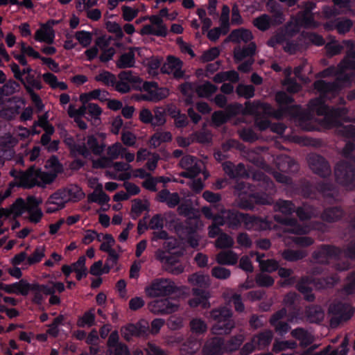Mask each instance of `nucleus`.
Returning a JSON list of instances; mask_svg holds the SVG:
<instances>
[{
  "mask_svg": "<svg viewBox=\"0 0 355 355\" xmlns=\"http://www.w3.org/2000/svg\"><path fill=\"white\" fill-rule=\"evenodd\" d=\"M250 255L252 257L256 255V260L259 263L261 270L272 272L278 269L279 263L274 259L263 260V258L265 256L263 254H259V252H252L250 253Z\"/></svg>",
  "mask_w": 355,
  "mask_h": 355,
  "instance_id": "35",
  "label": "nucleus"
},
{
  "mask_svg": "<svg viewBox=\"0 0 355 355\" xmlns=\"http://www.w3.org/2000/svg\"><path fill=\"white\" fill-rule=\"evenodd\" d=\"M95 321L94 309H91L84 313L83 316L80 317L77 320V326L84 327L85 326L92 327Z\"/></svg>",
  "mask_w": 355,
  "mask_h": 355,
  "instance_id": "56",
  "label": "nucleus"
},
{
  "mask_svg": "<svg viewBox=\"0 0 355 355\" xmlns=\"http://www.w3.org/2000/svg\"><path fill=\"white\" fill-rule=\"evenodd\" d=\"M286 309L283 308L275 312L270 318V324L280 335L286 334L291 329L288 322L281 321L286 315Z\"/></svg>",
  "mask_w": 355,
  "mask_h": 355,
  "instance_id": "22",
  "label": "nucleus"
},
{
  "mask_svg": "<svg viewBox=\"0 0 355 355\" xmlns=\"http://www.w3.org/2000/svg\"><path fill=\"white\" fill-rule=\"evenodd\" d=\"M320 94V96L310 100L308 103V112L300 111L297 116H292L297 119L298 125L304 130L313 131L321 129L337 128L338 132L342 136L355 140V128L352 125L342 126V121H348L349 119L345 116L348 112L347 108H332L329 110L325 105L324 99H331Z\"/></svg>",
  "mask_w": 355,
  "mask_h": 355,
  "instance_id": "1",
  "label": "nucleus"
},
{
  "mask_svg": "<svg viewBox=\"0 0 355 355\" xmlns=\"http://www.w3.org/2000/svg\"><path fill=\"white\" fill-rule=\"evenodd\" d=\"M119 79L128 83L130 86H139L141 84L142 80L132 71H123L118 75Z\"/></svg>",
  "mask_w": 355,
  "mask_h": 355,
  "instance_id": "51",
  "label": "nucleus"
},
{
  "mask_svg": "<svg viewBox=\"0 0 355 355\" xmlns=\"http://www.w3.org/2000/svg\"><path fill=\"white\" fill-rule=\"evenodd\" d=\"M343 255L345 257L355 259V241L351 242L344 252L334 246L322 245L314 252L313 258L320 263H331L341 258Z\"/></svg>",
  "mask_w": 355,
  "mask_h": 355,
  "instance_id": "7",
  "label": "nucleus"
},
{
  "mask_svg": "<svg viewBox=\"0 0 355 355\" xmlns=\"http://www.w3.org/2000/svg\"><path fill=\"white\" fill-rule=\"evenodd\" d=\"M275 211H279L286 216L291 215L295 210V205L291 200L279 199L273 206Z\"/></svg>",
  "mask_w": 355,
  "mask_h": 355,
  "instance_id": "41",
  "label": "nucleus"
},
{
  "mask_svg": "<svg viewBox=\"0 0 355 355\" xmlns=\"http://www.w3.org/2000/svg\"><path fill=\"white\" fill-rule=\"evenodd\" d=\"M274 219L279 223L285 225L284 232L295 234H305L310 232L311 228L309 226H300L297 224L295 218H283L275 215Z\"/></svg>",
  "mask_w": 355,
  "mask_h": 355,
  "instance_id": "17",
  "label": "nucleus"
},
{
  "mask_svg": "<svg viewBox=\"0 0 355 355\" xmlns=\"http://www.w3.org/2000/svg\"><path fill=\"white\" fill-rule=\"evenodd\" d=\"M110 200L109 196L103 191L101 184H98L94 191L87 196L89 202H96L101 205L107 204Z\"/></svg>",
  "mask_w": 355,
  "mask_h": 355,
  "instance_id": "37",
  "label": "nucleus"
},
{
  "mask_svg": "<svg viewBox=\"0 0 355 355\" xmlns=\"http://www.w3.org/2000/svg\"><path fill=\"white\" fill-rule=\"evenodd\" d=\"M329 312L334 315L329 322V326L337 328L342 322L349 320L354 313V309L348 304L336 303L331 304Z\"/></svg>",
  "mask_w": 355,
  "mask_h": 355,
  "instance_id": "10",
  "label": "nucleus"
},
{
  "mask_svg": "<svg viewBox=\"0 0 355 355\" xmlns=\"http://www.w3.org/2000/svg\"><path fill=\"white\" fill-rule=\"evenodd\" d=\"M252 33L246 29H236L229 35L227 40L234 43H247L252 39Z\"/></svg>",
  "mask_w": 355,
  "mask_h": 355,
  "instance_id": "39",
  "label": "nucleus"
},
{
  "mask_svg": "<svg viewBox=\"0 0 355 355\" xmlns=\"http://www.w3.org/2000/svg\"><path fill=\"white\" fill-rule=\"evenodd\" d=\"M139 48L130 47L127 52L122 53L116 62V67L119 69L132 68L135 67V51Z\"/></svg>",
  "mask_w": 355,
  "mask_h": 355,
  "instance_id": "27",
  "label": "nucleus"
},
{
  "mask_svg": "<svg viewBox=\"0 0 355 355\" xmlns=\"http://www.w3.org/2000/svg\"><path fill=\"white\" fill-rule=\"evenodd\" d=\"M307 255V252L306 250H286L282 252V257L288 261H295L300 259H303Z\"/></svg>",
  "mask_w": 355,
  "mask_h": 355,
  "instance_id": "53",
  "label": "nucleus"
},
{
  "mask_svg": "<svg viewBox=\"0 0 355 355\" xmlns=\"http://www.w3.org/2000/svg\"><path fill=\"white\" fill-rule=\"evenodd\" d=\"M297 343L292 340H276L272 346V351L278 353L286 349H294L297 347Z\"/></svg>",
  "mask_w": 355,
  "mask_h": 355,
  "instance_id": "62",
  "label": "nucleus"
},
{
  "mask_svg": "<svg viewBox=\"0 0 355 355\" xmlns=\"http://www.w3.org/2000/svg\"><path fill=\"white\" fill-rule=\"evenodd\" d=\"M304 315L310 323H320L324 318V312L318 305H311L305 309Z\"/></svg>",
  "mask_w": 355,
  "mask_h": 355,
  "instance_id": "31",
  "label": "nucleus"
},
{
  "mask_svg": "<svg viewBox=\"0 0 355 355\" xmlns=\"http://www.w3.org/2000/svg\"><path fill=\"white\" fill-rule=\"evenodd\" d=\"M157 200L166 203L170 208H174L180 203V198L178 193H170L168 190L163 189L157 193Z\"/></svg>",
  "mask_w": 355,
  "mask_h": 355,
  "instance_id": "32",
  "label": "nucleus"
},
{
  "mask_svg": "<svg viewBox=\"0 0 355 355\" xmlns=\"http://www.w3.org/2000/svg\"><path fill=\"white\" fill-rule=\"evenodd\" d=\"M50 289L52 290V293L49 294L50 295V298L49 300V303L50 305H58L60 304L61 300L59 296L55 295V292L62 293L65 286L62 282H49Z\"/></svg>",
  "mask_w": 355,
  "mask_h": 355,
  "instance_id": "42",
  "label": "nucleus"
},
{
  "mask_svg": "<svg viewBox=\"0 0 355 355\" xmlns=\"http://www.w3.org/2000/svg\"><path fill=\"white\" fill-rule=\"evenodd\" d=\"M201 347L200 342L196 338H189L185 341L181 348L182 355H193Z\"/></svg>",
  "mask_w": 355,
  "mask_h": 355,
  "instance_id": "43",
  "label": "nucleus"
},
{
  "mask_svg": "<svg viewBox=\"0 0 355 355\" xmlns=\"http://www.w3.org/2000/svg\"><path fill=\"white\" fill-rule=\"evenodd\" d=\"M309 279L302 278L296 286L299 292L304 295V299L308 302H313L315 300V295L312 293L311 288L309 286Z\"/></svg>",
  "mask_w": 355,
  "mask_h": 355,
  "instance_id": "47",
  "label": "nucleus"
},
{
  "mask_svg": "<svg viewBox=\"0 0 355 355\" xmlns=\"http://www.w3.org/2000/svg\"><path fill=\"white\" fill-rule=\"evenodd\" d=\"M335 176L339 184L348 187L354 179V168L348 162H340L336 164Z\"/></svg>",
  "mask_w": 355,
  "mask_h": 355,
  "instance_id": "14",
  "label": "nucleus"
},
{
  "mask_svg": "<svg viewBox=\"0 0 355 355\" xmlns=\"http://www.w3.org/2000/svg\"><path fill=\"white\" fill-rule=\"evenodd\" d=\"M304 10L297 14V22L306 28H315L320 26V24L315 21L313 14L311 10L315 7L313 2L308 1L304 3Z\"/></svg>",
  "mask_w": 355,
  "mask_h": 355,
  "instance_id": "15",
  "label": "nucleus"
},
{
  "mask_svg": "<svg viewBox=\"0 0 355 355\" xmlns=\"http://www.w3.org/2000/svg\"><path fill=\"white\" fill-rule=\"evenodd\" d=\"M256 44L254 42L250 43L243 48L237 47L234 50V58L236 62H240L245 58H252L256 51Z\"/></svg>",
  "mask_w": 355,
  "mask_h": 355,
  "instance_id": "38",
  "label": "nucleus"
},
{
  "mask_svg": "<svg viewBox=\"0 0 355 355\" xmlns=\"http://www.w3.org/2000/svg\"><path fill=\"white\" fill-rule=\"evenodd\" d=\"M210 318L216 322L211 329L213 334L227 335L235 327V322L232 318V312L225 306L211 310Z\"/></svg>",
  "mask_w": 355,
  "mask_h": 355,
  "instance_id": "6",
  "label": "nucleus"
},
{
  "mask_svg": "<svg viewBox=\"0 0 355 355\" xmlns=\"http://www.w3.org/2000/svg\"><path fill=\"white\" fill-rule=\"evenodd\" d=\"M18 144V139L10 133H6L0 137V148L3 150H10Z\"/></svg>",
  "mask_w": 355,
  "mask_h": 355,
  "instance_id": "59",
  "label": "nucleus"
},
{
  "mask_svg": "<svg viewBox=\"0 0 355 355\" xmlns=\"http://www.w3.org/2000/svg\"><path fill=\"white\" fill-rule=\"evenodd\" d=\"M225 350L224 340L214 337L209 339L202 347V355H223Z\"/></svg>",
  "mask_w": 355,
  "mask_h": 355,
  "instance_id": "21",
  "label": "nucleus"
},
{
  "mask_svg": "<svg viewBox=\"0 0 355 355\" xmlns=\"http://www.w3.org/2000/svg\"><path fill=\"white\" fill-rule=\"evenodd\" d=\"M238 260V254L231 250L220 251L216 255V261L222 266H234Z\"/></svg>",
  "mask_w": 355,
  "mask_h": 355,
  "instance_id": "33",
  "label": "nucleus"
},
{
  "mask_svg": "<svg viewBox=\"0 0 355 355\" xmlns=\"http://www.w3.org/2000/svg\"><path fill=\"white\" fill-rule=\"evenodd\" d=\"M67 202L60 189L51 194L46 202V212L52 214L65 207Z\"/></svg>",
  "mask_w": 355,
  "mask_h": 355,
  "instance_id": "23",
  "label": "nucleus"
},
{
  "mask_svg": "<svg viewBox=\"0 0 355 355\" xmlns=\"http://www.w3.org/2000/svg\"><path fill=\"white\" fill-rule=\"evenodd\" d=\"M46 247L45 245L37 246L33 252L27 258V263L28 265H33L42 261L45 257Z\"/></svg>",
  "mask_w": 355,
  "mask_h": 355,
  "instance_id": "54",
  "label": "nucleus"
},
{
  "mask_svg": "<svg viewBox=\"0 0 355 355\" xmlns=\"http://www.w3.org/2000/svg\"><path fill=\"white\" fill-rule=\"evenodd\" d=\"M195 219L187 218L185 223L182 222H176L174 225V229L176 234L180 236H183L184 235H187V234L190 233V231L193 229V227H191L193 224V221L195 223Z\"/></svg>",
  "mask_w": 355,
  "mask_h": 355,
  "instance_id": "52",
  "label": "nucleus"
},
{
  "mask_svg": "<svg viewBox=\"0 0 355 355\" xmlns=\"http://www.w3.org/2000/svg\"><path fill=\"white\" fill-rule=\"evenodd\" d=\"M284 243L286 245H289L292 243H295L297 245L302 247H307L313 243V239L311 237L308 236H302V237H288L284 238Z\"/></svg>",
  "mask_w": 355,
  "mask_h": 355,
  "instance_id": "61",
  "label": "nucleus"
},
{
  "mask_svg": "<svg viewBox=\"0 0 355 355\" xmlns=\"http://www.w3.org/2000/svg\"><path fill=\"white\" fill-rule=\"evenodd\" d=\"M217 87L209 82H205L202 84H196V93L199 97L208 98L215 93Z\"/></svg>",
  "mask_w": 355,
  "mask_h": 355,
  "instance_id": "46",
  "label": "nucleus"
},
{
  "mask_svg": "<svg viewBox=\"0 0 355 355\" xmlns=\"http://www.w3.org/2000/svg\"><path fill=\"white\" fill-rule=\"evenodd\" d=\"M182 250L171 253L162 250L155 252V257L160 261L164 269L172 275H178L184 270V266L180 263V258L183 256Z\"/></svg>",
  "mask_w": 355,
  "mask_h": 355,
  "instance_id": "9",
  "label": "nucleus"
},
{
  "mask_svg": "<svg viewBox=\"0 0 355 355\" xmlns=\"http://www.w3.org/2000/svg\"><path fill=\"white\" fill-rule=\"evenodd\" d=\"M149 325L147 321H140L136 324H129L121 329L123 337L129 340L132 336H142L147 334Z\"/></svg>",
  "mask_w": 355,
  "mask_h": 355,
  "instance_id": "18",
  "label": "nucleus"
},
{
  "mask_svg": "<svg viewBox=\"0 0 355 355\" xmlns=\"http://www.w3.org/2000/svg\"><path fill=\"white\" fill-rule=\"evenodd\" d=\"M188 282L193 286H199L200 289L205 288L209 285V277L199 273H194L188 277Z\"/></svg>",
  "mask_w": 355,
  "mask_h": 355,
  "instance_id": "50",
  "label": "nucleus"
},
{
  "mask_svg": "<svg viewBox=\"0 0 355 355\" xmlns=\"http://www.w3.org/2000/svg\"><path fill=\"white\" fill-rule=\"evenodd\" d=\"M179 308V303L168 297L154 300L148 304L149 311L157 315L173 313L178 311Z\"/></svg>",
  "mask_w": 355,
  "mask_h": 355,
  "instance_id": "11",
  "label": "nucleus"
},
{
  "mask_svg": "<svg viewBox=\"0 0 355 355\" xmlns=\"http://www.w3.org/2000/svg\"><path fill=\"white\" fill-rule=\"evenodd\" d=\"M42 78L44 83L49 85L52 89H59L61 91L68 89L67 83L58 81L57 76L52 73L47 72L42 74Z\"/></svg>",
  "mask_w": 355,
  "mask_h": 355,
  "instance_id": "40",
  "label": "nucleus"
},
{
  "mask_svg": "<svg viewBox=\"0 0 355 355\" xmlns=\"http://www.w3.org/2000/svg\"><path fill=\"white\" fill-rule=\"evenodd\" d=\"M275 164L277 168L285 173H294L299 170L298 164L291 157L285 155L277 156Z\"/></svg>",
  "mask_w": 355,
  "mask_h": 355,
  "instance_id": "25",
  "label": "nucleus"
},
{
  "mask_svg": "<svg viewBox=\"0 0 355 355\" xmlns=\"http://www.w3.org/2000/svg\"><path fill=\"white\" fill-rule=\"evenodd\" d=\"M273 338V333L271 330H264L252 337V341L257 345L258 349H263L268 346Z\"/></svg>",
  "mask_w": 355,
  "mask_h": 355,
  "instance_id": "36",
  "label": "nucleus"
},
{
  "mask_svg": "<svg viewBox=\"0 0 355 355\" xmlns=\"http://www.w3.org/2000/svg\"><path fill=\"white\" fill-rule=\"evenodd\" d=\"M34 38L36 41L51 44L54 41L55 33L51 26L42 25L36 31Z\"/></svg>",
  "mask_w": 355,
  "mask_h": 355,
  "instance_id": "34",
  "label": "nucleus"
},
{
  "mask_svg": "<svg viewBox=\"0 0 355 355\" xmlns=\"http://www.w3.org/2000/svg\"><path fill=\"white\" fill-rule=\"evenodd\" d=\"M252 24L257 29L261 31H266L272 26V18L267 14H263L254 18Z\"/></svg>",
  "mask_w": 355,
  "mask_h": 355,
  "instance_id": "49",
  "label": "nucleus"
},
{
  "mask_svg": "<svg viewBox=\"0 0 355 355\" xmlns=\"http://www.w3.org/2000/svg\"><path fill=\"white\" fill-rule=\"evenodd\" d=\"M50 284H40L37 282L30 284L28 288V294L31 293V301L33 303L41 305L44 300V295H48L52 293Z\"/></svg>",
  "mask_w": 355,
  "mask_h": 355,
  "instance_id": "19",
  "label": "nucleus"
},
{
  "mask_svg": "<svg viewBox=\"0 0 355 355\" xmlns=\"http://www.w3.org/2000/svg\"><path fill=\"white\" fill-rule=\"evenodd\" d=\"M29 284L30 283L26 280L21 279L17 282L10 284H0V290H3L7 293H14L26 296L28 295Z\"/></svg>",
  "mask_w": 355,
  "mask_h": 355,
  "instance_id": "28",
  "label": "nucleus"
},
{
  "mask_svg": "<svg viewBox=\"0 0 355 355\" xmlns=\"http://www.w3.org/2000/svg\"><path fill=\"white\" fill-rule=\"evenodd\" d=\"M245 340L243 335L239 334L232 337L224 345L225 350L226 352H233L239 349Z\"/></svg>",
  "mask_w": 355,
  "mask_h": 355,
  "instance_id": "55",
  "label": "nucleus"
},
{
  "mask_svg": "<svg viewBox=\"0 0 355 355\" xmlns=\"http://www.w3.org/2000/svg\"><path fill=\"white\" fill-rule=\"evenodd\" d=\"M192 292L196 297L189 301V304L191 307L195 308L198 306H201L202 309H207L210 306V303L208 300L210 297L209 292L198 288H193Z\"/></svg>",
  "mask_w": 355,
  "mask_h": 355,
  "instance_id": "26",
  "label": "nucleus"
},
{
  "mask_svg": "<svg viewBox=\"0 0 355 355\" xmlns=\"http://www.w3.org/2000/svg\"><path fill=\"white\" fill-rule=\"evenodd\" d=\"M235 194L239 197L238 207L243 209L252 210L254 209V202L258 205H272V198L266 193H254L252 187L243 182H238L234 187Z\"/></svg>",
  "mask_w": 355,
  "mask_h": 355,
  "instance_id": "5",
  "label": "nucleus"
},
{
  "mask_svg": "<svg viewBox=\"0 0 355 355\" xmlns=\"http://www.w3.org/2000/svg\"><path fill=\"white\" fill-rule=\"evenodd\" d=\"M291 335L300 342V345L302 347L310 345L315 339L313 335L310 331L302 327H297L292 330Z\"/></svg>",
  "mask_w": 355,
  "mask_h": 355,
  "instance_id": "29",
  "label": "nucleus"
},
{
  "mask_svg": "<svg viewBox=\"0 0 355 355\" xmlns=\"http://www.w3.org/2000/svg\"><path fill=\"white\" fill-rule=\"evenodd\" d=\"M202 162L197 157L192 155L184 156L180 161V166L184 169L180 173L183 178H194L201 171Z\"/></svg>",
  "mask_w": 355,
  "mask_h": 355,
  "instance_id": "12",
  "label": "nucleus"
},
{
  "mask_svg": "<svg viewBox=\"0 0 355 355\" xmlns=\"http://www.w3.org/2000/svg\"><path fill=\"white\" fill-rule=\"evenodd\" d=\"M307 161L314 173L324 178L331 174L329 164L322 156L311 154L308 156Z\"/></svg>",
  "mask_w": 355,
  "mask_h": 355,
  "instance_id": "16",
  "label": "nucleus"
},
{
  "mask_svg": "<svg viewBox=\"0 0 355 355\" xmlns=\"http://www.w3.org/2000/svg\"><path fill=\"white\" fill-rule=\"evenodd\" d=\"M221 216L224 217L225 224L232 230H238L242 224L243 213L235 210L221 209Z\"/></svg>",
  "mask_w": 355,
  "mask_h": 355,
  "instance_id": "24",
  "label": "nucleus"
},
{
  "mask_svg": "<svg viewBox=\"0 0 355 355\" xmlns=\"http://www.w3.org/2000/svg\"><path fill=\"white\" fill-rule=\"evenodd\" d=\"M10 175L17 180L18 187L25 189H31L35 186L44 187L52 183L56 178L55 173L44 172L34 167H30L26 171L12 169Z\"/></svg>",
  "mask_w": 355,
  "mask_h": 355,
  "instance_id": "4",
  "label": "nucleus"
},
{
  "mask_svg": "<svg viewBox=\"0 0 355 355\" xmlns=\"http://www.w3.org/2000/svg\"><path fill=\"white\" fill-rule=\"evenodd\" d=\"M300 111V106L291 107L287 109L281 108L275 110L267 103H261L259 101H256L253 102H246L243 113L244 114L254 116L256 127L258 128L259 130L263 131L268 128L270 125V121L266 118H262L261 116H272L279 119L286 116H297Z\"/></svg>",
  "mask_w": 355,
  "mask_h": 355,
  "instance_id": "3",
  "label": "nucleus"
},
{
  "mask_svg": "<svg viewBox=\"0 0 355 355\" xmlns=\"http://www.w3.org/2000/svg\"><path fill=\"white\" fill-rule=\"evenodd\" d=\"M60 190L67 203L68 202H78L85 196L82 189L76 184H71Z\"/></svg>",
  "mask_w": 355,
  "mask_h": 355,
  "instance_id": "30",
  "label": "nucleus"
},
{
  "mask_svg": "<svg viewBox=\"0 0 355 355\" xmlns=\"http://www.w3.org/2000/svg\"><path fill=\"white\" fill-rule=\"evenodd\" d=\"M8 209L10 216H19L26 211V202L22 198H17Z\"/></svg>",
  "mask_w": 355,
  "mask_h": 355,
  "instance_id": "63",
  "label": "nucleus"
},
{
  "mask_svg": "<svg viewBox=\"0 0 355 355\" xmlns=\"http://www.w3.org/2000/svg\"><path fill=\"white\" fill-rule=\"evenodd\" d=\"M275 101L277 103V104L279 105V108H284L287 109L291 107L297 106V105H289L291 103H292L294 101V99L288 96L286 92H278L275 94Z\"/></svg>",
  "mask_w": 355,
  "mask_h": 355,
  "instance_id": "57",
  "label": "nucleus"
},
{
  "mask_svg": "<svg viewBox=\"0 0 355 355\" xmlns=\"http://www.w3.org/2000/svg\"><path fill=\"white\" fill-rule=\"evenodd\" d=\"M347 68L340 67V63L336 66H331L318 73L320 78L335 76L333 82H326L318 80L314 82L313 88L318 93L324 96L334 98L345 87L352 85L353 75L347 73Z\"/></svg>",
  "mask_w": 355,
  "mask_h": 355,
  "instance_id": "2",
  "label": "nucleus"
},
{
  "mask_svg": "<svg viewBox=\"0 0 355 355\" xmlns=\"http://www.w3.org/2000/svg\"><path fill=\"white\" fill-rule=\"evenodd\" d=\"M343 211L338 208L327 209L322 214V220L327 222H334L342 217Z\"/></svg>",
  "mask_w": 355,
  "mask_h": 355,
  "instance_id": "60",
  "label": "nucleus"
},
{
  "mask_svg": "<svg viewBox=\"0 0 355 355\" xmlns=\"http://www.w3.org/2000/svg\"><path fill=\"white\" fill-rule=\"evenodd\" d=\"M125 150V148L119 142H116L108 146L106 150L107 155L113 161L121 157V155Z\"/></svg>",
  "mask_w": 355,
  "mask_h": 355,
  "instance_id": "58",
  "label": "nucleus"
},
{
  "mask_svg": "<svg viewBox=\"0 0 355 355\" xmlns=\"http://www.w3.org/2000/svg\"><path fill=\"white\" fill-rule=\"evenodd\" d=\"M180 291L175 283L168 278H157L146 286L144 292L150 298L166 297Z\"/></svg>",
  "mask_w": 355,
  "mask_h": 355,
  "instance_id": "8",
  "label": "nucleus"
},
{
  "mask_svg": "<svg viewBox=\"0 0 355 355\" xmlns=\"http://www.w3.org/2000/svg\"><path fill=\"white\" fill-rule=\"evenodd\" d=\"M252 178L258 182V186L264 189L266 191H275V185L270 179L261 171H257L253 173Z\"/></svg>",
  "mask_w": 355,
  "mask_h": 355,
  "instance_id": "44",
  "label": "nucleus"
},
{
  "mask_svg": "<svg viewBox=\"0 0 355 355\" xmlns=\"http://www.w3.org/2000/svg\"><path fill=\"white\" fill-rule=\"evenodd\" d=\"M182 62L174 56H168L166 62L163 64L161 71L163 73L172 74L175 78L183 77L184 71L182 70Z\"/></svg>",
  "mask_w": 355,
  "mask_h": 355,
  "instance_id": "20",
  "label": "nucleus"
},
{
  "mask_svg": "<svg viewBox=\"0 0 355 355\" xmlns=\"http://www.w3.org/2000/svg\"><path fill=\"white\" fill-rule=\"evenodd\" d=\"M150 24H146L141 29V35H155L159 37H165L167 35V27L164 24L163 19L160 16L153 15L149 17Z\"/></svg>",
  "mask_w": 355,
  "mask_h": 355,
  "instance_id": "13",
  "label": "nucleus"
},
{
  "mask_svg": "<svg viewBox=\"0 0 355 355\" xmlns=\"http://www.w3.org/2000/svg\"><path fill=\"white\" fill-rule=\"evenodd\" d=\"M171 139L172 135L170 132H157L151 136L149 143L151 147L156 148L162 143L169 142Z\"/></svg>",
  "mask_w": 355,
  "mask_h": 355,
  "instance_id": "45",
  "label": "nucleus"
},
{
  "mask_svg": "<svg viewBox=\"0 0 355 355\" xmlns=\"http://www.w3.org/2000/svg\"><path fill=\"white\" fill-rule=\"evenodd\" d=\"M234 244L233 238L225 232H221L214 243L215 247L218 249H230Z\"/></svg>",
  "mask_w": 355,
  "mask_h": 355,
  "instance_id": "48",
  "label": "nucleus"
},
{
  "mask_svg": "<svg viewBox=\"0 0 355 355\" xmlns=\"http://www.w3.org/2000/svg\"><path fill=\"white\" fill-rule=\"evenodd\" d=\"M20 109V106L16 104L8 107H4L0 110V118L6 120H12L19 113Z\"/></svg>",
  "mask_w": 355,
  "mask_h": 355,
  "instance_id": "64",
  "label": "nucleus"
}]
</instances>
